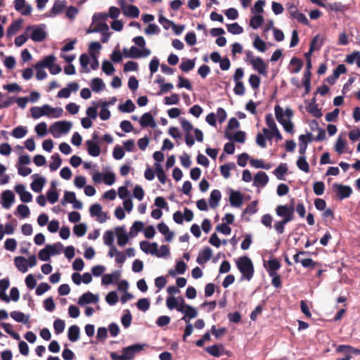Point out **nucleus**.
Here are the masks:
<instances>
[{
	"instance_id": "obj_1",
	"label": "nucleus",
	"mask_w": 360,
	"mask_h": 360,
	"mask_svg": "<svg viewBox=\"0 0 360 360\" xmlns=\"http://www.w3.org/2000/svg\"><path fill=\"white\" fill-rule=\"evenodd\" d=\"M276 214L282 218L274 224V228L278 234H283L285 231V226L295 218V206L293 200L290 204L279 205L276 207Z\"/></svg>"
},
{
	"instance_id": "obj_2",
	"label": "nucleus",
	"mask_w": 360,
	"mask_h": 360,
	"mask_svg": "<svg viewBox=\"0 0 360 360\" xmlns=\"http://www.w3.org/2000/svg\"><path fill=\"white\" fill-rule=\"evenodd\" d=\"M274 110L276 118L283 127L284 130L288 133H293L294 125L290 122L291 118L293 117L292 110L288 107L283 111V109L279 105H276Z\"/></svg>"
},
{
	"instance_id": "obj_3",
	"label": "nucleus",
	"mask_w": 360,
	"mask_h": 360,
	"mask_svg": "<svg viewBox=\"0 0 360 360\" xmlns=\"http://www.w3.org/2000/svg\"><path fill=\"white\" fill-rule=\"evenodd\" d=\"M236 266L242 274V278L250 281L254 275V266L251 259L247 256H243L236 261Z\"/></svg>"
},
{
	"instance_id": "obj_4",
	"label": "nucleus",
	"mask_w": 360,
	"mask_h": 360,
	"mask_svg": "<svg viewBox=\"0 0 360 360\" xmlns=\"http://www.w3.org/2000/svg\"><path fill=\"white\" fill-rule=\"evenodd\" d=\"M145 347H147V345H132L124 347L122 351V355H119L115 352H111L110 357L112 360H130L134 356L136 353L140 352Z\"/></svg>"
},
{
	"instance_id": "obj_5",
	"label": "nucleus",
	"mask_w": 360,
	"mask_h": 360,
	"mask_svg": "<svg viewBox=\"0 0 360 360\" xmlns=\"http://www.w3.org/2000/svg\"><path fill=\"white\" fill-rule=\"evenodd\" d=\"M179 300L180 302L177 311L184 314L181 320L186 323H189L191 319H194L198 316V311L193 307L186 304L182 297H179Z\"/></svg>"
},
{
	"instance_id": "obj_6",
	"label": "nucleus",
	"mask_w": 360,
	"mask_h": 360,
	"mask_svg": "<svg viewBox=\"0 0 360 360\" xmlns=\"http://www.w3.org/2000/svg\"><path fill=\"white\" fill-rule=\"evenodd\" d=\"M72 127V123L68 121H58L51 125L49 131L51 134L57 138L60 134H67Z\"/></svg>"
},
{
	"instance_id": "obj_7",
	"label": "nucleus",
	"mask_w": 360,
	"mask_h": 360,
	"mask_svg": "<svg viewBox=\"0 0 360 360\" xmlns=\"http://www.w3.org/2000/svg\"><path fill=\"white\" fill-rule=\"evenodd\" d=\"M335 197L338 200L348 198L352 194V188L349 186L340 184H334L332 187Z\"/></svg>"
},
{
	"instance_id": "obj_8",
	"label": "nucleus",
	"mask_w": 360,
	"mask_h": 360,
	"mask_svg": "<svg viewBox=\"0 0 360 360\" xmlns=\"http://www.w3.org/2000/svg\"><path fill=\"white\" fill-rule=\"evenodd\" d=\"M118 4L124 15L130 18H138L139 9L134 5H127L125 0H118Z\"/></svg>"
},
{
	"instance_id": "obj_9",
	"label": "nucleus",
	"mask_w": 360,
	"mask_h": 360,
	"mask_svg": "<svg viewBox=\"0 0 360 360\" xmlns=\"http://www.w3.org/2000/svg\"><path fill=\"white\" fill-rule=\"evenodd\" d=\"M30 30H32L30 38L34 41L41 42L46 37V33L41 27L30 25L27 27L26 31L29 32Z\"/></svg>"
},
{
	"instance_id": "obj_10",
	"label": "nucleus",
	"mask_w": 360,
	"mask_h": 360,
	"mask_svg": "<svg viewBox=\"0 0 360 360\" xmlns=\"http://www.w3.org/2000/svg\"><path fill=\"white\" fill-rule=\"evenodd\" d=\"M263 134L258 133L256 136V143L261 148H266V140H271L273 138V131L271 129L263 128Z\"/></svg>"
},
{
	"instance_id": "obj_11",
	"label": "nucleus",
	"mask_w": 360,
	"mask_h": 360,
	"mask_svg": "<svg viewBox=\"0 0 360 360\" xmlns=\"http://www.w3.org/2000/svg\"><path fill=\"white\" fill-rule=\"evenodd\" d=\"M250 64L252 68L257 71L259 74L266 76L267 75V64L260 57H256L250 60Z\"/></svg>"
},
{
	"instance_id": "obj_12",
	"label": "nucleus",
	"mask_w": 360,
	"mask_h": 360,
	"mask_svg": "<svg viewBox=\"0 0 360 360\" xmlns=\"http://www.w3.org/2000/svg\"><path fill=\"white\" fill-rule=\"evenodd\" d=\"M92 180H115V174L109 169H105L104 172H92Z\"/></svg>"
},
{
	"instance_id": "obj_13",
	"label": "nucleus",
	"mask_w": 360,
	"mask_h": 360,
	"mask_svg": "<svg viewBox=\"0 0 360 360\" xmlns=\"http://www.w3.org/2000/svg\"><path fill=\"white\" fill-rule=\"evenodd\" d=\"M14 7L23 15H29L32 12V6L27 4L25 0H15Z\"/></svg>"
},
{
	"instance_id": "obj_14",
	"label": "nucleus",
	"mask_w": 360,
	"mask_h": 360,
	"mask_svg": "<svg viewBox=\"0 0 360 360\" xmlns=\"http://www.w3.org/2000/svg\"><path fill=\"white\" fill-rule=\"evenodd\" d=\"M79 89V84L77 82H71L68 84V87L63 88L58 92V98H68L71 91H77Z\"/></svg>"
},
{
	"instance_id": "obj_15",
	"label": "nucleus",
	"mask_w": 360,
	"mask_h": 360,
	"mask_svg": "<svg viewBox=\"0 0 360 360\" xmlns=\"http://www.w3.org/2000/svg\"><path fill=\"white\" fill-rule=\"evenodd\" d=\"M14 193L9 190L4 191L1 193V205L6 208L8 209L14 201Z\"/></svg>"
},
{
	"instance_id": "obj_16",
	"label": "nucleus",
	"mask_w": 360,
	"mask_h": 360,
	"mask_svg": "<svg viewBox=\"0 0 360 360\" xmlns=\"http://www.w3.org/2000/svg\"><path fill=\"white\" fill-rule=\"evenodd\" d=\"M139 123L142 127H150L151 128L154 129L157 126L154 118L150 112L144 113L141 116L139 120Z\"/></svg>"
},
{
	"instance_id": "obj_17",
	"label": "nucleus",
	"mask_w": 360,
	"mask_h": 360,
	"mask_svg": "<svg viewBox=\"0 0 360 360\" xmlns=\"http://www.w3.org/2000/svg\"><path fill=\"white\" fill-rule=\"evenodd\" d=\"M98 300V295H94L91 292H86L79 297L78 300V304L84 305L91 302H97Z\"/></svg>"
},
{
	"instance_id": "obj_18",
	"label": "nucleus",
	"mask_w": 360,
	"mask_h": 360,
	"mask_svg": "<svg viewBox=\"0 0 360 360\" xmlns=\"http://www.w3.org/2000/svg\"><path fill=\"white\" fill-rule=\"evenodd\" d=\"M212 255V249L210 247H206L199 253L196 261L199 264H204L211 259Z\"/></svg>"
},
{
	"instance_id": "obj_19",
	"label": "nucleus",
	"mask_w": 360,
	"mask_h": 360,
	"mask_svg": "<svg viewBox=\"0 0 360 360\" xmlns=\"http://www.w3.org/2000/svg\"><path fill=\"white\" fill-rule=\"evenodd\" d=\"M120 276V271H115L112 274H104L102 277L101 283L103 285H109L113 282L117 281Z\"/></svg>"
},
{
	"instance_id": "obj_20",
	"label": "nucleus",
	"mask_w": 360,
	"mask_h": 360,
	"mask_svg": "<svg viewBox=\"0 0 360 360\" xmlns=\"http://www.w3.org/2000/svg\"><path fill=\"white\" fill-rule=\"evenodd\" d=\"M56 181H51V188L48 191L46 194L47 200L51 204H54L58 200L59 194L56 191Z\"/></svg>"
},
{
	"instance_id": "obj_21",
	"label": "nucleus",
	"mask_w": 360,
	"mask_h": 360,
	"mask_svg": "<svg viewBox=\"0 0 360 360\" xmlns=\"http://www.w3.org/2000/svg\"><path fill=\"white\" fill-rule=\"evenodd\" d=\"M140 248L145 253H150L155 255L157 252L158 243H149L148 241H141L140 243Z\"/></svg>"
},
{
	"instance_id": "obj_22",
	"label": "nucleus",
	"mask_w": 360,
	"mask_h": 360,
	"mask_svg": "<svg viewBox=\"0 0 360 360\" xmlns=\"http://www.w3.org/2000/svg\"><path fill=\"white\" fill-rule=\"evenodd\" d=\"M55 60H56V57L53 55H49V56L44 57L39 62L37 63L34 65V68H46L49 69L54 63Z\"/></svg>"
},
{
	"instance_id": "obj_23",
	"label": "nucleus",
	"mask_w": 360,
	"mask_h": 360,
	"mask_svg": "<svg viewBox=\"0 0 360 360\" xmlns=\"http://www.w3.org/2000/svg\"><path fill=\"white\" fill-rule=\"evenodd\" d=\"M224 347L222 345H214L205 348V351L211 356L214 357H219L223 355Z\"/></svg>"
},
{
	"instance_id": "obj_24",
	"label": "nucleus",
	"mask_w": 360,
	"mask_h": 360,
	"mask_svg": "<svg viewBox=\"0 0 360 360\" xmlns=\"http://www.w3.org/2000/svg\"><path fill=\"white\" fill-rule=\"evenodd\" d=\"M243 195L239 191H231L229 196V201L232 206L240 207L243 204Z\"/></svg>"
},
{
	"instance_id": "obj_25",
	"label": "nucleus",
	"mask_w": 360,
	"mask_h": 360,
	"mask_svg": "<svg viewBox=\"0 0 360 360\" xmlns=\"http://www.w3.org/2000/svg\"><path fill=\"white\" fill-rule=\"evenodd\" d=\"M225 137L238 143H244L245 141V133L243 131H238L232 136L227 130L225 131Z\"/></svg>"
},
{
	"instance_id": "obj_26",
	"label": "nucleus",
	"mask_w": 360,
	"mask_h": 360,
	"mask_svg": "<svg viewBox=\"0 0 360 360\" xmlns=\"http://www.w3.org/2000/svg\"><path fill=\"white\" fill-rule=\"evenodd\" d=\"M115 231L117 236V244L120 246H124L128 242L129 238L122 227H116Z\"/></svg>"
},
{
	"instance_id": "obj_27",
	"label": "nucleus",
	"mask_w": 360,
	"mask_h": 360,
	"mask_svg": "<svg viewBox=\"0 0 360 360\" xmlns=\"http://www.w3.org/2000/svg\"><path fill=\"white\" fill-rule=\"evenodd\" d=\"M86 144L87 146L88 153L90 155L97 157L100 155L101 148L96 143L93 141L88 140L86 141Z\"/></svg>"
},
{
	"instance_id": "obj_28",
	"label": "nucleus",
	"mask_w": 360,
	"mask_h": 360,
	"mask_svg": "<svg viewBox=\"0 0 360 360\" xmlns=\"http://www.w3.org/2000/svg\"><path fill=\"white\" fill-rule=\"evenodd\" d=\"M22 22L23 20L21 18L13 21L7 29V36L9 37L16 34L17 32L20 30Z\"/></svg>"
},
{
	"instance_id": "obj_29",
	"label": "nucleus",
	"mask_w": 360,
	"mask_h": 360,
	"mask_svg": "<svg viewBox=\"0 0 360 360\" xmlns=\"http://www.w3.org/2000/svg\"><path fill=\"white\" fill-rule=\"evenodd\" d=\"M15 265L22 273L27 271V261L24 257L18 256L14 259Z\"/></svg>"
},
{
	"instance_id": "obj_30",
	"label": "nucleus",
	"mask_w": 360,
	"mask_h": 360,
	"mask_svg": "<svg viewBox=\"0 0 360 360\" xmlns=\"http://www.w3.org/2000/svg\"><path fill=\"white\" fill-rule=\"evenodd\" d=\"M221 193L219 190H213L211 192L209 199L210 206L212 208H215L216 207H217L219 205V202L221 199Z\"/></svg>"
},
{
	"instance_id": "obj_31",
	"label": "nucleus",
	"mask_w": 360,
	"mask_h": 360,
	"mask_svg": "<svg viewBox=\"0 0 360 360\" xmlns=\"http://www.w3.org/2000/svg\"><path fill=\"white\" fill-rule=\"evenodd\" d=\"M11 316L15 321L27 324L29 323V316H25L22 312L13 311L11 312Z\"/></svg>"
},
{
	"instance_id": "obj_32",
	"label": "nucleus",
	"mask_w": 360,
	"mask_h": 360,
	"mask_svg": "<svg viewBox=\"0 0 360 360\" xmlns=\"http://www.w3.org/2000/svg\"><path fill=\"white\" fill-rule=\"evenodd\" d=\"M312 101L313 102L309 104V105L307 106V111L311 114L314 117L316 118H320L323 115L321 110L318 108V105L316 104H314V98L312 99Z\"/></svg>"
},
{
	"instance_id": "obj_33",
	"label": "nucleus",
	"mask_w": 360,
	"mask_h": 360,
	"mask_svg": "<svg viewBox=\"0 0 360 360\" xmlns=\"http://www.w3.org/2000/svg\"><path fill=\"white\" fill-rule=\"evenodd\" d=\"M68 337L70 341L76 342L79 338V328L77 325L71 326L68 329Z\"/></svg>"
},
{
	"instance_id": "obj_34",
	"label": "nucleus",
	"mask_w": 360,
	"mask_h": 360,
	"mask_svg": "<svg viewBox=\"0 0 360 360\" xmlns=\"http://www.w3.org/2000/svg\"><path fill=\"white\" fill-rule=\"evenodd\" d=\"M290 65L294 66V68L290 70V72L297 73L301 70L303 66V62L301 59L297 58L296 57H293L290 60Z\"/></svg>"
},
{
	"instance_id": "obj_35",
	"label": "nucleus",
	"mask_w": 360,
	"mask_h": 360,
	"mask_svg": "<svg viewBox=\"0 0 360 360\" xmlns=\"http://www.w3.org/2000/svg\"><path fill=\"white\" fill-rule=\"evenodd\" d=\"M281 263L280 262L276 259H269L268 261V267H267V271L269 273V275L272 273L276 274V271L278 270L281 268Z\"/></svg>"
},
{
	"instance_id": "obj_36",
	"label": "nucleus",
	"mask_w": 360,
	"mask_h": 360,
	"mask_svg": "<svg viewBox=\"0 0 360 360\" xmlns=\"http://www.w3.org/2000/svg\"><path fill=\"white\" fill-rule=\"evenodd\" d=\"M91 87L94 91L99 92L104 89L105 84L101 79L96 77L91 80Z\"/></svg>"
},
{
	"instance_id": "obj_37",
	"label": "nucleus",
	"mask_w": 360,
	"mask_h": 360,
	"mask_svg": "<svg viewBox=\"0 0 360 360\" xmlns=\"http://www.w3.org/2000/svg\"><path fill=\"white\" fill-rule=\"evenodd\" d=\"M347 145V140L345 138H342L341 135H340L336 141L335 145V150L338 154H342L344 152V148Z\"/></svg>"
},
{
	"instance_id": "obj_38",
	"label": "nucleus",
	"mask_w": 360,
	"mask_h": 360,
	"mask_svg": "<svg viewBox=\"0 0 360 360\" xmlns=\"http://www.w3.org/2000/svg\"><path fill=\"white\" fill-rule=\"evenodd\" d=\"M136 107L131 100L128 99L124 104L120 105L118 109L123 112H131Z\"/></svg>"
},
{
	"instance_id": "obj_39",
	"label": "nucleus",
	"mask_w": 360,
	"mask_h": 360,
	"mask_svg": "<svg viewBox=\"0 0 360 360\" xmlns=\"http://www.w3.org/2000/svg\"><path fill=\"white\" fill-rule=\"evenodd\" d=\"M264 18L261 15H254L251 19L250 22V25L252 29H257L259 27L262 23L264 22Z\"/></svg>"
},
{
	"instance_id": "obj_40",
	"label": "nucleus",
	"mask_w": 360,
	"mask_h": 360,
	"mask_svg": "<svg viewBox=\"0 0 360 360\" xmlns=\"http://www.w3.org/2000/svg\"><path fill=\"white\" fill-rule=\"evenodd\" d=\"M195 67V61L194 60L186 59L183 60L179 65V68L183 72H189L193 70Z\"/></svg>"
},
{
	"instance_id": "obj_41",
	"label": "nucleus",
	"mask_w": 360,
	"mask_h": 360,
	"mask_svg": "<svg viewBox=\"0 0 360 360\" xmlns=\"http://www.w3.org/2000/svg\"><path fill=\"white\" fill-rule=\"evenodd\" d=\"M52 162L49 165L51 171H56L60 166L62 160L58 153H55L51 157Z\"/></svg>"
},
{
	"instance_id": "obj_42",
	"label": "nucleus",
	"mask_w": 360,
	"mask_h": 360,
	"mask_svg": "<svg viewBox=\"0 0 360 360\" xmlns=\"http://www.w3.org/2000/svg\"><path fill=\"white\" fill-rule=\"evenodd\" d=\"M27 133V128L22 126H18L12 131V136L16 139L24 137Z\"/></svg>"
},
{
	"instance_id": "obj_43",
	"label": "nucleus",
	"mask_w": 360,
	"mask_h": 360,
	"mask_svg": "<svg viewBox=\"0 0 360 360\" xmlns=\"http://www.w3.org/2000/svg\"><path fill=\"white\" fill-rule=\"evenodd\" d=\"M288 171V167L286 164H281L274 172L275 176L278 180L283 179L284 174Z\"/></svg>"
},
{
	"instance_id": "obj_44",
	"label": "nucleus",
	"mask_w": 360,
	"mask_h": 360,
	"mask_svg": "<svg viewBox=\"0 0 360 360\" xmlns=\"http://www.w3.org/2000/svg\"><path fill=\"white\" fill-rule=\"evenodd\" d=\"M226 28L233 34H240L243 32V28L237 22L226 25Z\"/></svg>"
},
{
	"instance_id": "obj_45",
	"label": "nucleus",
	"mask_w": 360,
	"mask_h": 360,
	"mask_svg": "<svg viewBox=\"0 0 360 360\" xmlns=\"http://www.w3.org/2000/svg\"><path fill=\"white\" fill-rule=\"evenodd\" d=\"M102 108L100 111V118L102 120H107L110 118V110L107 108L108 105V103H107L106 101L102 103Z\"/></svg>"
},
{
	"instance_id": "obj_46",
	"label": "nucleus",
	"mask_w": 360,
	"mask_h": 360,
	"mask_svg": "<svg viewBox=\"0 0 360 360\" xmlns=\"http://www.w3.org/2000/svg\"><path fill=\"white\" fill-rule=\"evenodd\" d=\"M64 7L65 5L62 2L56 1L50 11L51 15H56L57 14L61 13L64 9Z\"/></svg>"
},
{
	"instance_id": "obj_47",
	"label": "nucleus",
	"mask_w": 360,
	"mask_h": 360,
	"mask_svg": "<svg viewBox=\"0 0 360 360\" xmlns=\"http://www.w3.org/2000/svg\"><path fill=\"white\" fill-rule=\"evenodd\" d=\"M297 165L298 168L305 172H309V166L308 162L306 160L305 156H300L297 161Z\"/></svg>"
},
{
	"instance_id": "obj_48",
	"label": "nucleus",
	"mask_w": 360,
	"mask_h": 360,
	"mask_svg": "<svg viewBox=\"0 0 360 360\" xmlns=\"http://www.w3.org/2000/svg\"><path fill=\"white\" fill-rule=\"evenodd\" d=\"M253 46L255 49L261 52H264L266 50V43L262 40L259 36H257L253 41Z\"/></svg>"
},
{
	"instance_id": "obj_49",
	"label": "nucleus",
	"mask_w": 360,
	"mask_h": 360,
	"mask_svg": "<svg viewBox=\"0 0 360 360\" xmlns=\"http://www.w3.org/2000/svg\"><path fill=\"white\" fill-rule=\"evenodd\" d=\"M154 167H155V173L156 174L158 180H167L166 174H165V171L162 169L161 165L158 162H155L154 164Z\"/></svg>"
},
{
	"instance_id": "obj_50",
	"label": "nucleus",
	"mask_w": 360,
	"mask_h": 360,
	"mask_svg": "<svg viewBox=\"0 0 360 360\" xmlns=\"http://www.w3.org/2000/svg\"><path fill=\"white\" fill-rule=\"evenodd\" d=\"M102 70L108 75H111L115 72V68L113 65L107 60H105L103 62Z\"/></svg>"
},
{
	"instance_id": "obj_51",
	"label": "nucleus",
	"mask_w": 360,
	"mask_h": 360,
	"mask_svg": "<svg viewBox=\"0 0 360 360\" xmlns=\"http://www.w3.org/2000/svg\"><path fill=\"white\" fill-rule=\"evenodd\" d=\"M46 247L49 249L51 255L60 254L63 249V245L60 243L53 245H47Z\"/></svg>"
},
{
	"instance_id": "obj_52",
	"label": "nucleus",
	"mask_w": 360,
	"mask_h": 360,
	"mask_svg": "<svg viewBox=\"0 0 360 360\" xmlns=\"http://www.w3.org/2000/svg\"><path fill=\"white\" fill-rule=\"evenodd\" d=\"M73 232L78 237L83 236L86 232V226L84 224H77L73 228Z\"/></svg>"
},
{
	"instance_id": "obj_53",
	"label": "nucleus",
	"mask_w": 360,
	"mask_h": 360,
	"mask_svg": "<svg viewBox=\"0 0 360 360\" xmlns=\"http://www.w3.org/2000/svg\"><path fill=\"white\" fill-rule=\"evenodd\" d=\"M249 83L253 89H257L260 86L261 79L257 75L252 74L249 77Z\"/></svg>"
},
{
	"instance_id": "obj_54",
	"label": "nucleus",
	"mask_w": 360,
	"mask_h": 360,
	"mask_svg": "<svg viewBox=\"0 0 360 360\" xmlns=\"http://www.w3.org/2000/svg\"><path fill=\"white\" fill-rule=\"evenodd\" d=\"M93 106L89 107L86 109V115L90 119H96L97 117V108L98 104L96 102H92Z\"/></svg>"
},
{
	"instance_id": "obj_55",
	"label": "nucleus",
	"mask_w": 360,
	"mask_h": 360,
	"mask_svg": "<svg viewBox=\"0 0 360 360\" xmlns=\"http://www.w3.org/2000/svg\"><path fill=\"white\" fill-rule=\"evenodd\" d=\"M114 233L112 231H107L104 233L103 235V240L104 243L108 246H112L113 245V241H114Z\"/></svg>"
},
{
	"instance_id": "obj_56",
	"label": "nucleus",
	"mask_w": 360,
	"mask_h": 360,
	"mask_svg": "<svg viewBox=\"0 0 360 360\" xmlns=\"http://www.w3.org/2000/svg\"><path fill=\"white\" fill-rule=\"evenodd\" d=\"M136 306L139 310L146 311L150 307V302L147 298H141L138 300Z\"/></svg>"
},
{
	"instance_id": "obj_57",
	"label": "nucleus",
	"mask_w": 360,
	"mask_h": 360,
	"mask_svg": "<svg viewBox=\"0 0 360 360\" xmlns=\"http://www.w3.org/2000/svg\"><path fill=\"white\" fill-rule=\"evenodd\" d=\"M313 189L316 195H321L324 193L325 185L323 181H315Z\"/></svg>"
},
{
	"instance_id": "obj_58",
	"label": "nucleus",
	"mask_w": 360,
	"mask_h": 360,
	"mask_svg": "<svg viewBox=\"0 0 360 360\" xmlns=\"http://www.w3.org/2000/svg\"><path fill=\"white\" fill-rule=\"evenodd\" d=\"M180 122L186 134H191V131L193 129L192 124L184 117L180 118Z\"/></svg>"
},
{
	"instance_id": "obj_59",
	"label": "nucleus",
	"mask_w": 360,
	"mask_h": 360,
	"mask_svg": "<svg viewBox=\"0 0 360 360\" xmlns=\"http://www.w3.org/2000/svg\"><path fill=\"white\" fill-rule=\"evenodd\" d=\"M53 328L56 334H60L63 332L65 329V322L61 319H56L53 322Z\"/></svg>"
},
{
	"instance_id": "obj_60",
	"label": "nucleus",
	"mask_w": 360,
	"mask_h": 360,
	"mask_svg": "<svg viewBox=\"0 0 360 360\" xmlns=\"http://www.w3.org/2000/svg\"><path fill=\"white\" fill-rule=\"evenodd\" d=\"M179 102V95L176 94H172L169 97L166 96L164 98V103L166 105H176Z\"/></svg>"
},
{
	"instance_id": "obj_61",
	"label": "nucleus",
	"mask_w": 360,
	"mask_h": 360,
	"mask_svg": "<svg viewBox=\"0 0 360 360\" xmlns=\"http://www.w3.org/2000/svg\"><path fill=\"white\" fill-rule=\"evenodd\" d=\"M141 50L136 46H131L129 50L128 54H125L126 58H141Z\"/></svg>"
},
{
	"instance_id": "obj_62",
	"label": "nucleus",
	"mask_w": 360,
	"mask_h": 360,
	"mask_svg": "<svg viewBox=\"0 0 360 360\" xmlns=\"http://www.w3.org/2000/svg\"><path fill=\"white\" fill-rule=\"evenodd\" d=\"M105 300L110 305L115 304L118 301V296L116 292L111 291L108 292L105 297Z\"/></svg>"
},
{
	"instance_id": "obj_63",
	"label": "nucleus",
	"mask_w": 360,
	"mask_h": 360,
	"mask_svg": "<svg viewBox=\"0 0 360 360\" xmlns=\"http://www.w3.org/2000/svg\"><path fill=\"white\" fill-rule=\"evenodd\" d=\"M233 92L238 96H243L245 92V88L243 82H236L235 87L233 88Z\"/></svg>"
},
{
	"instance_id": "obj_64",
	"label": "nucleus",
	"mask_w": 360,
	"mask_h": 360,
	"mask_svg": "<svg viewBox=\"0 0 360 360\" xmlns=\"http://www.w3.org/2000/svg\"><path fill=\"white\" fill-rule=\"evenodd\" d=\"M17 212L22 218H26L30 215L29 207L23 204L19 205L18 206Z\"/></svg>"
}]
</instances>
